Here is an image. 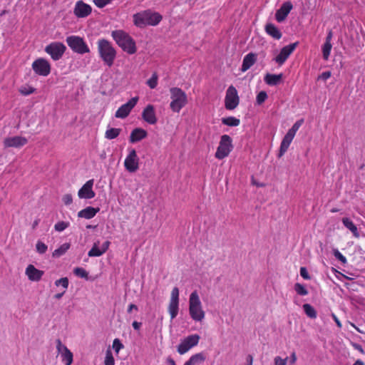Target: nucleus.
Instances as JSON below:
<instances>
[{"label":"nucleus","mask_w":365,"mask_h":365,"mask_svg":"<svg viewBox=\"0 0 365 365\" xmlns=\"http://www.w3.org/2000/svg\"><path fill=\"white\" fill-rule=\"evenodd\" d=\"M112 347L115 351L116 354H118L120 351L124 348V345L122 344L121 341L116 338L113 341Z\"/></svg>","instance_id":"47"},{"label":"nucleus","mask_w":365,"mask_h":365,"mask_svg":"<svg viewBox=\"0 0 365 365\" xmlns=\"http://www.w3.org/2000/svg\"><path fill=\"white\" fill-rule=\"evenodd\" d=\"M39 222H40V220H39V219H36V220L33 222V223H32V229H33V230H35V229L37 227V226H38V224H39Z\"/></svg>","instance_id":"64"},{"label":"nucleus","mask_w":365,"mask_h":365,"mask_svg":"<svg viewBox=\"0 0 365 365\" xmlns=\"http://www.w3.org/2000/svg\"><path fill=\"white\" fill-rule=\"evenodd\" d=\"M332 253H333V255L334 256V257L338 260L339 261L341 264H345L347 263V260H346V258L345 256H344L339 251L338 249L336 248H334L332 250Z\"/></svg>","instance_id":"43"},{"label":"nucleus","mask_w":365,"mask_h":365,"mask_svg":"<svg viewBox=\"0 0 365 365\" xmlns=\"http://www.w3.org/2000/svg\"><path fill=\"white\" fill-rule=\"evenodd\" d=\"M353 346L356 349L359 350L361 353H364V350H363L361 345L358 344H354Z\"/></svg>","instance_id":"63"},{"label":"nucleus","mask_w":365,"mask_h":365,"mask_svg":"<svg viewBox=\"0 0 365 365\" xmlns=\"http://www.w3.org/2000/svg\"><path fill=\"white\" fill-rule=\"evenodd\" d=\"M148 25L156 26L162 20V16L157 12L145 11Z\"/></svg>","instance_id":"25"},{"label":"nucleus","mask_w":365,"mask_h":365,"mask_svg":"<svg viewBox=\"0 0 365 365\" xmlns=\"http://www.w3.org/2000/svg\"><path fill=\"white\" fill-rule=\"evenodd\" d=\"M99 211V207L88 206L78 212V217L89 220L94 217Z\"/></svg>","instance_id":"22"},{"label":"nucleus","mask_w":365,"mask_h":365,"mask_svg":"<svg viewBox=\"0 0 365 365\" xmlns=\"http://www.w3.org/2000/svg\"><path fill=\"white\" fill-rule=\"evenodd\" d=\"M232 148V138L228 135H223L221 137L215 155L217 158H224L229 155Z\"/></svg>","instance_id":"8"},{"label":"nucleus","mask_w":365,"mask_h":365,"mask_svg":"<svg viewBox=\"0 0 365 365\" xmlns=\"http://www.w3.org/2000/svg\"><path fill=\"white\" fill-rule=\"evenodd\" d=\"M104 364L105 365H115V359L113 356L112 351L110 349H108L106 352Z\"/></svg>","instance_id":"44"},{"label":"nucleus","mask_w":365,"mask_h":365,"mask_svg":"<svg viewBox=\"0 0 365 365\" xmlns=\"http://www.w3.org/2000/svg\"><path fill=\"white\" fill-rule=\"evenodd\" d=\"M62 201L66 205H71L73 202V198H72L71 195L66 194V195H63L62 197Z\"/></svg>","instance_id":"53"},{"label":"nucleus","mask_w":365,"mask_h":365,"mask_svg":"<svg viewBox=\"0 0 365 365\" xmlns=\"http://www.w3.org/2000/svg\"><path fill=\"white\" fill-rule=\"evenodd\" d=\"M34 71L42 76H47L51 72V65L48 61L44 58H39L32 63Z\"/></svg>","instance_id":"11"},{"label":"nucleus","mask_w":365,"mask_h":365,"mask_svg":"<svg viewBox=\"0 0 365 365\" xmlns=\"http://www.w3.org/2000/svg\"><path fill=\"white\" fill-rule=\"evenodd\" d=\"M36 91V89L31 86H29V85H24V86H21L19 88V92L23 95V96H29L30 94H32L34 93V92Z\"/></svg>","instance_id":"40"},{"label":"nucleus","mask_w":365,"mask_h":365,"mask_svg":"<svg viewBox=\"0 0 365 365\" xmlns=\"http://www.w3.org/2000/svg\"><path fill=\"white\" fill-rule=\"evenodd\" d=\"M304 314L310 319H316L317 313L316 309L310 304L306 303L302 306Z\"/></svg>","instance_id":"32"},{"label":"nucleus","mask_w":365,"mask_h":365,"mask_svg":"<svg viewBox=\"0 0 365 365\" xmlns=\"http://www.w3.org/2000/svg\"><path fill=\"white\" fill-rule=\"evenodd\" d=\"M68 46L75 53L84 54L90 52V48L83 38L78 36H70L66 40Z\"/></svg>","instance_id":"5"},{"label":"nucleus","mask_w":365,"mask_h":365,"mask_svg":"<svg viewBox=\"0 0 365 365\" xmlns=\"http://www.w3.org/2000/svg\"><path fill=\"white\" fill-rule=\"evenodd\" d=\"M94 180L93 179L88 180L78 190V195L81 199H92L96 193L93 190Z\"/></svg>","instance_id":"16"},{"label":"nucleus","mask_w":365,"mask_h":365,"mask_svg":"<svg viewBox=\"0 0 365 365\" xmlns=\"http://www.w3.org/2000/svg\"><path fill=\"white\" fill-rule=\"evenodd\" d=\"M332 45L331 43L324 42V45L322 46V56L324 60H328L330 56V53L331 51Z\"/></svg>","instance_id":"39"},{"label":"nucleus","mask_w":365,"mask_h":365,"mask_svg":"<svg viewBox=\"0 0 365 365\" xmlns=\"http://www.w3.org/2000/svg\"><path fill=\"white\" fill-rule=\"evenodd\" d=\"M120 133V129L119 128H108L105 133V137L107 139L112 140L117 138Z\"/></svg>","instance_id":"36"},{"label":"nucleus","mask_w":365,"mask_h":365,"mask_svg":"<svg viewBox=\"0 0 365 365\" xmlns=\"http://www.w3.org/2000/svg\"><path fill=\"white\" fill-rule=\"evenodd\" d=\"M251 182L253 185H255L257 187H263L265 186L264 183L257 181L253 176L252 177Z\"/></svg>","instance_id":"56"},{"label":"nucleus","mask_w":365,"mask_h":365,"mask_svg":"<svg viewBox=\"0 0 365 365\" xmlns=\"http://www.w3.org/2000/svg\"><path fill=\"white\" fill-rule=\"evenodd\" d=\"M297 355H296V353L294 351H293L291 354H290V356L288 357V361H289V365H294V364L296 363L297 361Z\"/></svg>","instance_id":"54"},{"label":"nucleus","mask_w":365,"mask_h":365,"mask_svg":"<svg viewBox=\"0 0 365 365\" xmlns=\"http://www.w3.org/2000/svg\"><path fill=\"white\" fill-rule=\"evenodd\" d=\"M158 76L156 73H153L152 76L147 81L146 84L151 88H156L158 85Z\"/></svg>","instance_id":"45"},{"label":"nucleus","mask_w":365,"mask_h":365,"mask_svg":"<svg viewBox=\"0 0 365 365\" xmlns=\"http://www.w3.org/2000/svg\"><path fill=\"white\" fill-rule=\"evenodd\" d=\"M70 243L66 242L61 245L59 247L54 250V252H53V256L54 257H58L62 256L70 249Z\"/></svg>","instance_id":"34"},{"label":"nucleus","mask_w":365,"mask_h":365,"mask_svg":"<svg viewBox=\"0 0 365 365\" xmlns=\"http://www.w3.org/2000/svg\"><path fill=\"white\" fill-rule=\"evenodd\" d=\"M73 274L80 278L88 279V272L83 267H75L73 269Z\"/></svg>","instance_id":"37"},{"label":"nucleus","mask_w":365,"mask_h":365,"mask_svg":"<svg viewBox=\"0 0 365 365\" xmlns=\"http://www.w3.org/2000/svg\"><path fill=\"white\" fill-rule=\"evenodd\" d=\"M266 33L273 38L279 40L282 37V33L279 29L273 24L268 23L265 26Z\"/></svg>","instance_id":"26"},{"label":"nucleus","mask_w":365,"mask_h":365,"mask_svg":"<svg viewBox=\"0 0 365 365\" xmlns=\"http://www.w3.org/2000/svg\"><path fill=\"white\" fill-rule=\"evenodd\" d=\"M36 252L38 254L43 255V254L46 253V252L47 251L48 246L44 242L38 240L36 242Z\"/></svg>","instance_id":"46"},{"label":"nucleus","mask_w":365,"mask_h":365,"mask_svg":"<svg viewBox=\"0 0 365 365\" xmlns=\"http://www.w3.org/2000/svg\"><path fill=\"white\" fill-rule=\"evenodd\" d=\"M66 49V46L61 42H53L45 48V51L49 54L54 61L59 60Z\"/></svg>","instance_id":"9"},{"label":"nucleus","mask_w":365,"mask_h":365,"mask_svg":"<svg viewBox=\"0 0 365 365\" xmlns=\"http://www.w3.org/2000/svg\"><path fill=\"white\" fill-rule=\"evenodd\" d=\"M294 136L295 135L287 131L281 143L279 157H281L287 150Z\"/></svg>","instance_id":"23"},{"label":"nucleus","mask_w":365,"mask_h":365,"mask_svg":"<svg viewBox=\"0 0 365 365\" xmlns=\"http://www.w3.org/2000/svg\"><path fill=\"white\" fill-rule=\"evenodd\" d=\"M145 11L133 15L134 24L140 28L145 27L148 25Z\"/></svg>","instance_id":"29"},{"label":"nucleus","mask_w":365,"mask_h":365,"mask_svg":"<svg viewBox=\"0 0 365 365\" xmlns=\"http://www.w3.org/2000/svg\"><path fill=\"white\" fill-rule=\"evenodd\" d=\"M294 289L298 295L302 297L306 296L309 293L306 286L299 282L294 284Z\"/></svg>","instance_id":"35"},{"label":"nucleus","mask_w":365,"mask_h":365,"mask_svg":"<svg viewBox=\"0 0 365 365\" xmlns=\"http://www.w3.org/2000/svg\"><path fill=\"white\" fill-rule=\"evenodd\" d=\"M138 101V97H133L130 99L126 103L122 105L115 112V116L118 118H126L131 110L135 107Z\"/></svg>","instance_id":"14"},{"label":"nucleus","mask_w":365,"mask_h":365,"mask_svg":"<svg viewBox=\"0 0 365 365\" xmlns=\"http://www.w3.org/2000/svg\"><path fill=\"white\" fill-rule=\"evenodd\" d=\"M166 363L168 365H176L175 360L171 358L170 356H168L166 359Z\"/></svg>","instance_id":"60"},{"label":"nucleus","mask_w":365,"mask_h":365,"mask_svg":"<svg viewBox=\"0 0 365 365\" xmlns=\"http://www.w3.org/2000/svg\"><path fill=\"white\" fill-rule=\"evenodd\" d=\"M143 118L145 121L150 124H155L157 122L154 107L148 105L143 110L142 113Z\"/></svg>","instance_id":"21"},{"label":"nucleus","mask_w":365,"mask_h":365,"mask_svg":"<svg viewBox=\"0 0 365 365\" xmlns=\"http://www.w3.org/2000/svg\"><path fill=\"white\" fill-rule=\"evenodd\" d=\"M253 362V357L252 355L249 354L247 355L246 358V364L245 365H252Z\"/></svg>","instance_id":"59"},{"label":"nucleus","mask_w":365,"mask_h":365,"mask_svg":"<svg viewBox=\"0 0 365 365\" xmlns=\"http://www.w3.org/2000/svg\"><path fill=\"white\" fill-rule=\"evenodd\" d=\"M179 311V289L175 287L171 292L170 300L168 306V312L171 320H173L178 314Z\"/></svg>","instance_id":"10"},{"label":"nucleus","mask_w":365,"mask_h":365,"mask_svg":"<svg viewBox=\"0 0 365 365\" xmlns=\"http://www.w3.org/2000/svg\"><path fill=\"white\" fill-rule=\"evenodd\" d=\"M300 276L304 279L309 280L311 279V277L305 267H302L299 270Z\"/></svg>","instance_id":"50"},{"label":"nucleus","mask_w":365,"mask_h":365,"mask_svg":"<svg viewBox=\"0 0 365 365\" xmlns=\"http://www.w3.org/2000/svg\"><path fill=\"white\" fill-rule=\"evenodd\" d=\"M43 274L44 272L43 271L38 269L33 264H29L26 268V274L29 279L32 282H38Z\"/></svg>","instance_id":"20"},{"label":"nucleus","mask_w":365,"mask_h":365,"mask_svg":"<svg viewBox=\"0 0 365 365\" xmlns=\"http://www.w3.org/2000/svg\"><path fill=\"white\" fill-rule=\"evenodd\" d=\"M267 98V94L265 91H260L256 98V102L258 105L263 103Z\"/></svg>","instance_id":"49"},{"label":"nucleus","mask_w":365,"mask_h":365,"mask_svg":"<svg viewBox=\"0 0 365 365\" xmlns=\"http://www.w3.org/2000/svg\"><path fill=\"white\" fill-rule=\"evenodd\" d=\"M70 226L69 222L58 221L54 225V230L56 232H61Z\"/></svg>","instance_id":"42"},{"label":"nucleus","mask_w":365,"mask_h":365,"mask_svg":"<svg viewBox=\"0 0 365 365\" xmlns=\"http://www.w3.org/2000/svg\"><path fill=\"white\" fill-rule=\"evenodd\" d=\"M200 339V336L197 334L188 335L178 346V352L181 355L185 354L190 349L198 344Z\"/></svg>","instance_id":"7"},{"label":"nucleus","mask_w":365,"mask_h":365,"mask_svg":"<svg viewBox=\"0 0 365 365\" xmlns=\"http://www.w3.org/2000/svg\"><path fill=\"white\" fill-rule=\"evenodd\" d=\"M297 45L298 42H295L283 47L279 53L274 58V61L279 66L284 64L291 53L294 51Z\"/></svg>","instance_id":"13"},{"label":"nucleus","mask_w":365,"mask_h":365,"mask_svg":"<svg viewBox=\"0 0 365 365\" xmlns=\"http://www.w3.org/2000/svg\"><path fill=\"white\" fill-rule=\"evenodd\" d=\"M331 73L330 71H324L319 76V79L327 81L328 78L331 77Z\"/></svg>","instance_id":"55"},{"label":"nucleus","mask_w":365,"mask_h":365,"mask_svg":"<svg viewBox=\"0 0 365 365\" xmlns=\"http://www.w3.org/2000/svg\"><path fill=\"white\" fill-rule=\"evenodd\" d=\"M111 36L116 43L124 51L129 54H133L136 52L135 42L133 38L123 30H116L112 31Z\"/></svg>","instance_id":"1"},{"label":"nucleus","mask_w":365,"mask_h":365,"mask_svg":"<svg viewBox=\"0 0 365 365\" xmlns=\"http://www.w3.org/2000/svg\"><path fill=\"white\" fill-rule=\"evenodd\" d=\"M292 7L293 6L290 1L283 3L281 7L276 11L275 19L277 21L281 23L284 21L292 9Z\"/></svg>","instance_id":"19"},{"label":"nucleus","mask_w":365,"mask_h":365,"mask_svg":"<svg viewBox=\"0 0 365 365\" xmlns=\"http://www.w3.org/2000/svg\"><path fill=\"white\" fill-rule=\"evenodd\" d=\"M99 243V241L94 242L93 247L88 252L89 257H100L103 255L108 250L110 245V242L108 240L105 241L101 247Z\"/></svg>","instance_id":"17"},{"label":"nucleus","mask_w":365,"mask_h":365,"mask_svg":"<svg viewBox=\"0 0 365 365\" xmlns=\"http://www.w3.org/2000/svg\"><path fill=\"white\" fill-rule=\"evenodd\" d=\"M303 123H304V119L303 118L297 120L294 123L292 127L288 131L292 133L294 135H296V133L299 129V128L302 125Z\"/></svg>","instance_id":"48"},{"label":"nucleus","mask_w":365,"mask_h":365,"mask_svg":"<svg viewBox=\"0 0 365 365\" xmlns=\"http://www.w3.org/2000/svg\"><path fill=\"white\" fill-rule=\"evenodd\" d=\"M56 349L58 354H61L62 361L65 365H71L73 361V354L66 346L62 344L60 339L56 340Z\"/></svg>","instance_id":"12"},{"label":"nucleus","mask_w":365,"mask_h":365,"mask_svg":"<svg viewBox=\"0 0 365 365\" xmlns=\"http://www.w3.org/2000/svg\"><path fill=\"white\" fill-rule=\"evenodd\" d=\"M27 143V139L21 136L8 137L4 140L5 148H20Z\"/></svg>","instance_id":"18"},{"label":"nucleus","mask_w":365,"mask_h":365,"mask_svg":"<svg viewBox=\"0 0 365 365\" xmlns=\"http://www.w3.org/2000/svg\"><path fill=\"white\" fill-rule=\"evenodd\" d=\"M331 39H332V32H331V31H329V32L328 33V34L326 37L325 42L331 43Z\"/></svg>","instance_id":"62"},{"label":"nucleus","mask_w":365,"mask_h":365,"mask_svg":"<svg viewBox=\"0 0 365 365\" xmlns=\"http://www.w3.org/2000/svg\"><path fill=\"white\" fill-rule=\"evenodd\" d=\"M282 79V74H267L264 77V81L269 86H277Z\"/></svg>","instance_id":"31"},{"label":"nucleus","mask_w":365,"mask_h":365,"mask_svg":"<svg viewBox=\"0 0 365 365\" xmlns=\"http://www.w3.org/2000/svg\"><path fill=\"white\" fill-rule=\"evenodd\" d=\"M222 123L224 125H226L227 126L236 127L240 125V119H238L235 117L230 116V117H227V118H222Z\"/></svg>","instance_id":"33"},{"label":"nucleus","mask_w":365,"mask_h":365,"mask_svg":"<svg viewBox=\"0 0 365 365\" xmlns=\"http://www.w3.org/2000/svg\"><path fill=\"white\" fill-rule=\"evenodd\" d=\"M147 135V132L143 128L134 129L130 136V141L131 143H136L145 138Z\"/></svg>","instance_id":"28"},{"label":"nucleus","mask_w":365,"mask_h":365,"mask_svg":"<svg viewBox=\"0 0 365 365\" xmlns=\"http://www.w3.org/2000/svg\"><path fill=\"white\" fill-rule=\"evenodd\" d=\"M92 8L83 1H78L74 6L73 14L78 18H85L91 14Z\"/></svg>","instance_id":"15"},{"label":"nucleus","mask_w":365,"mask_h":365,"mask_svg":"<svg viewBox=\"0 0 365 365\" xmlns=\"http://www.w3.org/2000/svg\"><path fill=\"white\" fill-rule=\"evenodd\" d=\"M256 61H257V56L255 53H250L247 54L243 58L241 71L242 72H245L252 66L254 65V63L256 62Z\"/></svg>","instance_id":"24"},{"label":"nucleus","mask_w":365,"mask_h":365,"mask_svg":"<svg viewBox=\"0 0 365 365\" xmlns=\"http://www.w3.org/2000/svg\"><path fill=\"white\" fill-rule=\"evenodd\" d=\"M170 107L175 113H179L180 110L187 103L186 93L179 88H171L170 89Z\"/></svg>","instance_id":"4"},{"label":"nucleus","mask_w":365,"mask_h":365,"mask_svg":"<svg viewBox=\"0 0 365 365\" xmlns=\"http://www.w3.org/2000/svg\"><path fill=\"white\" fill-rule=\"evenodd\" d=\"M66 293V291L65 290H63L62 292H60V293H57L54 295V299H60L63 297V296L64 295V294Z\"/></svg>","instance_id":"61"},{"label":"nucleus","mask_w":365,"mask_h":365,"mask_svg":"<svg viewBox=\"0 0 365 365\" xmlns=\"http://www.w3.org/2000/svg\"><path fill=\"white\" fill-rule=\"evenodd\" d=\"M111 0H93L95 5L98 8H103L110 4Z\"/></svg>","instance_id":"51"},{"label":"nucleus","mask_w":365,"mask_h":365,"mask_svg":"<svg viewBox=\"0 0 365 365\" xmlns=\"http://www.w3.org/2000/svg\"><path fill=\"white\" fill-rule=\"evenodd\" d=\"M98 51L103 63L108 67H111L116 58V50L112 43L106 39L98 41Z\"/></svg>","instance_id":"2"},{"label":"nucleus","mask_w":365,"mask_h":365,"mask_svg":"<svg viewBox=\"0 0 365 365\" xmlns=\"http://www.w3.org/2000/svg\"><path fill=\"white\" fill-rule=\"evenodd\" d=\"M206 359V356L203 352L197 353L190 356V358L185 362L184 365H196L203 363Z\"/></svg>","instance_id":"27"},{"label":"nucleus","mask_w":365,"mask_h":365,"mask_svg":"<svg viewBox=\"0 0 365 365\" xmlns=\"http://www.w3.org/2000/svg\"><path fill=\"white\" fill-rule=\"evenodd\" d=\"M125 168L130 173L135 172L138 168V161H124Z\"/></svg>","instance_id":"38"},{"label":"nucleus","mask_w":365,"mask_h":365,"mask_svg":"<svg viewBox=\"0 0 365 365\" xmlns=\"http://www.w3.org/2000/svg\"><path fill=\"white\" fill-rule=\"evenodd\" d=\"M189 314L192 320L202 322L205 318V312L197 291H193L189 297Z\"/></svg>","instance_id":"3"},{"label":"nucleus","mask_w":365,"mask_h":365,"mask_svg":"<svg viewBox=\"0 0 365 365\" xmlns=\"http://www.w3.org/2000/svg\"><path fill=\"white\" fill-rule=\"evenodd\" d=\"M54 284L56 287H61L63 290L66 291V289L68 288L69 280L67 277H64L56 280Z\"/></svg>","instance_id":"41"},{"label":"nucleus","mask_w":365,"mask_h":365,"mask_svg":"<svg viewBox=\"0 0 365 365\" xmlns=\"http://www.w3.org/2000/svg\"><path fill=\"white\" fill-rule=\"evenodd\" d=\"M142 326V323L141 322H137V321H134L133 323H132V327L133 328L136 330V331H138L140 327Z\"/></svg>","instance_id":"58"},{"label":"nucleus","mask_w":365,"mask_h":365,"mask_svg":"<svg viewBox=\"0 0 365 365\" xmlns=\"http://www.w3.org/2000/svg\"><path fill=\"white\" fill-rule=\"evenodd\" d=\"M287 360L288 357L282 359L280 356H276L274 359V365H286Z\"/></svg>","instance_id":"52"},{"label":"nucleus","mask_w":365,"mask_h":365,"mask_svg":"<svg viewBox=\"0 0 365 365\" xmlns=\"http://www.w3.org/2000/svg\"><path fill=\"white\" fill-rule=\"evenodd\" d=\"M341 222L344 226L352 232L354 236H359L357 227L349 217H343Z\"/></svg>","instance_id":"30"},{"label":"nucleus","mask_w":365,"mask_h":365,"mask_svg":"<svg viewBox=\"0 0 365 365\" xmlns=\"http://www.w3.org/2000/svg\"><path fill=\"white\" fill-rule=\"evenodd\" d=\"M240 103L238 92L235 87L230 86L226 91L225 97V107L228 110L235 109Z\"/></svg>","instance_id":"6"},{"label":"nucleus","mask_w":365,"mask_h":365,"mask_svg":"<svg viewBox=\"0 0 365 365\" xmlns=\"http://www.w3.org/2000/svg\"><path fill=\"white\" fill-rule=\"evenodd\" d=\"M133 310L138 311V306L134 304H130L128 305V309H127V312L128 313H131Z\"/></svg>","instance_id":"57"}]
</instances>
